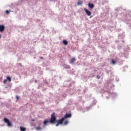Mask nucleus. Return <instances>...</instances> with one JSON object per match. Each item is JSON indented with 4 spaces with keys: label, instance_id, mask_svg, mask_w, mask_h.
<instances>
[{
    "label": "nucleus",
    "instance_id": "nucleus-5",
    "mask_svg": "<svg viewBox=\"0 0 131 131\" xmlns=\"http://www.w3.org/2000/svg\"><path fill=\"white\" fill-rule=\"evenodd\" d=\"M72 115L71 114H66L64 116V117L63 118L66 119V118H70V117H71Z\"/></svg>",
    "mask_w": 131,
    "mask_h": 131
},
{
    "label": "nucleus",
    "instance_id": "nucleus-6",
    "mask_svg": "<svg viewBox=\"0 0 131 131\" xmlns=\"http://www.w3.org/2000/svg\"><path fill=\"white\" fill-rule=\"evenodd\" d=\"M5 31V26L4 25L0 26V32Z\"/></svg>",
    "mask_w": 131,
    "mask_h": 131
},
{
    "label": "nucleus",
    "instance_id": "nucleus-23",
    "mask_svg": "<svg viewBox=\"0 0 131 131\" xmlns=\"http://www.w3.org/2000/svg\"><path fill=\"white\" fill-rule=\"evenodd\" d=\"M2 37V35H0V38Z\"/></svg>",
    "mask_w": 131,
    "mask_h": 131
},
{
    "label": "nucleus",
    "instance_id": "nucleus-15",
    "mask_svg": "<svg viewBox=\"0 0 131 131\" xmlns=\"http://www.w3.org/2000/svg\"><path fill=\"white\" fill-rule=\"evenodd\" d=\"M36 129L37 130H41V127H40V126H38V127H36Z\"/></svg>",
    "mask_w": 131,
    "mask_h": 131
},
{
    "label": "nucleus",
    "instance_id": "nucleus-16",
    "mask_svg": "<svg viewBox=\"0 0 131 131\" xmlns=\"http://www.w3.org/2000/svg\"><path fill=\"white\" fill-rule=\"evenodd\" d=\"M77 4L78 6H80V5H81L82 4V2L80 1H78Z\"/></svg>",
    "mask_w": 131,
    "mask_h": 131
},
{
    "label": "nucleus",
    "instance_id": "nucleus-2",
    "mask_svg": "<svg viewBox=\"0 0 131 131\" xmlns=\"http://www.w3.org/2000/svg\"><path fill=\"white\" fill-rule=\"evenodd\" d=\"M65 120V118H62L61 119L57 121V124H56V126H58L59 124H62L64 121Z\"/></svg>",
    "mask_w": 131,
    "mask_h": 131
},
{
    "label": "nucleus",
    "instance_id": "nucleus-9",
    "mask_svg": "<svg viewBox=\"0 0 131 131\" xmlns=\"http://www.w3.org/2000/svg\"><path fill=\"white\" fill-rule=\"evenodd\" d=\"M64 68H66V69H70V66L67 65V64H64L63 66Z\"/></svg>",
    "mask_w": 131,
    "mask_h": 131
},
{
    "label": "nucleus",
    "instance_id": "nucleus-18",
    "mask_svg": "<svg viewBox=\"0 0 131 131\" xmlns=\"http://www.w3.org/2000/svg\"><path fill=\"white\" fill-rule=\"evenodd\" d=\"M10 12H11V10H6V13L7 14V15H9V14H10Z\"/></svg>",
    "mask_w": 131,
    "mask_h": 131
},
{
    "label": "nucleus",
    "instance_id": "nucleus-13",
    "mask_svg": "<svg viewBox=\"0 0 131 131\" xmlns=\"http://www.w3.org/2000/svg\"><path fill=\"white\" fill-rule=\"evenodd\" d=\"M117 62L116 61L112 59V64H113V65H115V64H116Z\"/></svg>",
    "mask_w": 131,
    "mask_h": 131
},
{
    "label": "nucleus",
    "instance_id": "nucleus-10",
    "mask_svg": "<svg viewBox=\"0 0 131 131\" xmlns=\"http://www.w3.org/2000/svg\"><path fill=\"white\" fill-rule=\"evenodd\" d=\"M63 45H65V46H67V45H68V42L66 40H63Z\"/></svg>",
    "mask_w": 131,
    "mask_h": 131
},
{
    "label": "nucleus",
    "instance_id": "nucleus-21",
    "mask_svg": "<svg viewBox=\"0 0 131 131\" xmlns=\"http://www.w3.org/2000/svg\"><path fill=\"white\" fill-rule=\"evenodd\" d=\"M97 78L99 79L100 78V76H97Z\"/></svg>",
    "mask_w": 131,
    "mask_h": 131
},
{
    "label": "nucleus",
    "instance_id": "nucleus-14",
    "mask_svg": "<svg viewBox=\"0 0 131 131\" xmlns=\"http://www.w3.org/2000/svg\"><path fill=\"white\" fill-rule=\"evenodd\" d=\"M49 122H50L49 121H48V120H45L43 122V124L44 125H47V123H49Z\"/></svg>",
    "mask_w": 131,
    "mask_h": 131
},
{
    "label": "nucleus",
    "instance_id": "nucleus-20",
    "mask_svg": "<svg viewBox=\"0 0 131 131\" xmlns=\"http://www.w3.org/2000/svg\"><path fill=\"white\" fill-rule=\"evenodd\" d=\"M16 98L17 101H18V100H19V96H16Z\"/></svg>",
    "mask_w": 131,
    "mask_h": 131
},
{
    "label": "nucleus",
    "instance_id": "nucleus-17",
    "mask_svg": "<svg viewBox=\"0 0 131 131\" xmlns=\"http://www.w3.org/2000/svg\"><path fill=\"white\" fill-rule=\"evenodd\" d=\"M68 124V121H65L63 124L64 125H67V124Z\"/></svg>",
    "mask_w": 131,
    "mask_h": 131
},
{
    "label": "nucleus",
    "instance_id": "nucleus-11",
    "mask_svg": "<svg viewBox=\"0 0 131 131\" xmlns=\"http://www.w3.org/2000/svg\"><path fill=\"white\" fill-rule=\"evenodd\" d=\"M7 80H8L9 82H11V81H12V79L9 76L7 77Z\"/></svg>",
    "mask_w": 131,
    "mask_h": 131
},
{
    "label": "nucleus",
    "instance_id": "nucleus-8",
    "mask_svg": "<svg viewBox=\"0 0 131 131\" xmlns=\"http://www.w3.org/2000/svg\"><path fill=\"white\" fill-rule=\"evenodd\" d=\"M75 61H76V59H75V58H73L71 59L70 63V64H73V63H74Z\"/></svg>",
    "mask_w": 131,
    "mask_h": 131
},
{
    "label": "nucleus",
    "instance_id": "nucleus-24",
    "mask_svg": "<svg viewBox=\"0 0 131 131\" xmlns=\"http://www.w3.org/2000/svg\"><path fill=\"white\" fill-rule=\"evenodd\" d=\"M19 65H22V64H21V63H19Z\"/></svg>",
    "mask_w": 131,
    "mask_h": 131
},
{
    "label": "nucleus",
    "instance_id": "nucleus-7",
    "mask_svg": "<svg viewBox=\"0 0 131 131\" xmlns=\"http://www.w3.org/2000/svg\"><path fill=\"white\" fill-rule=\"evenodd\" d=\"M89 7L90 9H94V8H95V5L93 4L89 3Z\"/></svg>",
    "mask_w": 131,
    "mask_h": 131
},
{
    "label": "nucleus",
    "instance_id": "nucleus-22",
    "mask_svg": "<svg viewBox=\"0 0 131 131\" xmlns=\"http://www.w3.org/2000/svg\"><path fill=\"white\" fill-rule=\"evenodd\" d=\"M40 59H43V58L41 57H40Z\"/></svg>",
    "mask_w": 131,
    "mask_h": 131
},
{
    "label": "nucleus",
    "instance_id": "nucleus-19",
    "mask_svg": "<svg viewBox=\"0 0 131 131\" xmlns=\"http://www.w3.org/2000/svg\"><path fill=\"white\" fill-rule=\"evenodd\" d=\"M3 83L4 84H6V83H7V79H4L3 81Z\"/></svg>",
    "mask_w": 131,
    "mask_h": 131
},
{
    "label": "nucleus",
    "instance_id": "nucleus-3",
    "mask_svg": "<svg viewBox=\"0 0 131 131\" xmlns=\"http://www.w3.org/2000/svg\"><path fill=\"white\" fill-rule=\"evenodd\" d=\"M4 121L6 123H7L8 126H11V125H12V123H11V122H10V120L6 118H4Z\"/></svg>",
    "mask_w": 131,
    "mask_h": 131
},
{
    "label": "nucleus",
    "instance_id": "nucleus-4",
    "mask_svg": "<svg viewBox=\"0 0 131 131\" xmlns=\"http://www.w3.org/2000/svg\"><path fill=\"white\" fill-rule=\"evenodd\" d=\"M84 11L85 12L86 14H87L88 16H91V15H92V12L86 9V8H84Z\"/></svg>",
    "mask_w": 131,
    "mask_h": 131
},
{
    "label": "nucleus",
    "instance_id": "nucleus-12",
    "mask_svg": "<svg viewBox=\"0 0 131 131\" xmlns=\"http://www.w3.org/2000/svg\"><path fill=\"white\" fill-rule=\"evenodd\" d=\"M20 129L21 131H25V130H26V128L23 127V126H20Z\"/></svg>",
    "mask_w": 131,
    "mask_h": 131
},
{
    "label": "nucleus",
    "instance_id": "nucleus-1",
    "mask_svg": "<svg viewBox=\"0 0 131 131\" xmlns=\"http://www.w3.org/2000/svg\"><path fill=\"white\" fill-rule=\"evenodd\" d=\"M56 117L55 116V113H53L51 115V118L50 119V123H55L56 122Z\"/></svg>",
    "mask_w": 131,
    "mask_h": 131
}]
</instances>
